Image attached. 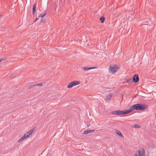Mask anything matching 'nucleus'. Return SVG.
Masks as SVG:
<instances>
[{
	"label": "nucleus",
	"mask_w": 156,
	"mask_h": 156,
	"mask_svg": "<svg viewBox=\"0 0 156 156\" xmlns=\"http://www.w3.org/2000/svg\"><path fill=\"white\" fill-rule=\"evenodd\" d=\"M34 130L32 129L30 130L27 133L25 134L18 141V142H21L23 140L29 137L30 136L33 132Z\"/></svg>",
	"instance_id": "f257e3e1"
},
{
	"label": "nucleus",
	"mask_w": 156,
	"mask_h": 156,
	"mask_svg": "<svg viewBox=\"0 0 156 156\" xmlns=\"http://www.w3.org/2000/svg\"><path fill=\"white\" fill-rule=\"evenodd\" d=\"M119 67L115 64H112L109 66V70L112 73L116 72L119 69Z\"/></svg>",
	"instance_id": "f03ea898"
},
{
	"label": "nucleus",
	"mask_w": 156,
	"mask_h": 156,
	"mask_svg": "<svg viewBox=\"0 0 156 156\" xmlns=\"http://www.w3.org/2000/svg\"><path fill=\"white\" fill-rule=\"evenodd\" d=\"M136 110H143L148 108V106L147 105L142 104H136Z\"/></svg>",
	"instance_id": "7ed1b4c3"
},
{
	"label": "nucleus",
	"mask_w": 156,
	"mask_h": 156,
	"mask_svg": "<svg viewBox=\"0 0 156 156\" xmlns=\"http://www.w3.org/2000/svg\"><path fill=\"white\" fill-rule=\"evenodd\" d=\"M111 114L112 115H122L125 114V111L117 110L112 111Z\"/></svg>",
	"instance_id": "20e7f679"
},
{
	"label": "nucleus",
	"mask_w": 156,
	"mask_h": 156,
	"mask_svg": "<svg viewBox=\"0 0 156 156\" xmlns=\"http://www.w3.org/2000/svg\"><path fill=\"white\" fill-rule=\"evenodd\" d=\"M145 152L144 149H140L136 152L134 156H145Z\"/></svg>",
	"instance_id": "39448f33"
},
{
	"label": "nucleus",
	"mask_w": 156,
	"mask_h": 156,
	"mask_svg": "<svg viewBox=\"0 0 156 156\" xmlns=\"http://www.w3.org/2000/svg\"><path fill=\"white\" fill-rule=\"evenodd\" d=\"M80 83V82L78 81H74L70 83L67 86L68 88H70L73 86H76Z\"/></svg>",
	"instance_id": "423d86ee"
},
{
	"label": "nucleus",
	"mask_w": 156,
	"mask_h": 156,
	"mask_svg": "<svg viewBox=\"0 0 156 156\" xmlns=\"http://www.w3.org/2000/svg\"><path fill=\"white\" fill-rule=\"evenodd\" d=\"M134 110H136V104L132 105V106H130L129 107V109L127 110H125V114H127L128 113L132 111H133Z\"/></svg>",
	"instance_id": "0eeeda50"
},
{
	"label": "nucleus",
	"mask_w": 156,
	"mask_h": 156,
	"mask_svg": "<svg viewBox=\"0 0 156 156\" xmlns=\"http://www.w3.org/2000/svg\"><path fill=\"white\" fill-rule=\"evenodd\" d=\"M139 76L138 75L135 74L133 77V81L134 83H136L139 81Z\"/></svg>",
	"instance_id": "6e6552de"
},
{
	"label": "nucleus",
	"mask_w": 156,
	"mask_h": 156,
	"mask_svg": "<svg viewBox=\"0 0 156 156\" xmlns=\"http://www.w3.org/2000/svg\"><path fill=\"white\" fill-rule=\"evenodd\" d=\"M94 131H95L94 129L89 130H85L83 132V134H87L88 133H91L92 132H94Z\"/></svg>",
	"instance_id": "1a4fd4ad"
},
{
	"label": "nucleus",
	"mask_w": 156,
	"mask_h": 156,
	"mask_svg": "<svg viewBox=\"0 0 156 156\" xmlns=\"http://www.w3.org/2000/svg\"><path fill=\"white\" fill-rule=\"evenodd\" d=\"M36 6V5L35 3L33 5L32 9V14L33 15H34L35 13Z\"/></svg>",
	"instance_id": "9d476101"
},
{
	"label": "nucleus",
	"mask_w": 156,
	"mask_h": 156,
	"mask_svg": "<svg viewBox=\"0 0 156 156\" xmlns=\"http://www.w3.org/2000/svg\"><path fill=\"white\" fill-rule=\"evenodd\" d=\"M95 68H96V67H91V68H87V67H84L83 68V69L84 70L86 71H87V70H90V69H94Z\"/></svg>",
	"instance_id": "9b49d317"
},
{
	"label": "nucleus",
	"mask_w": 156,
	"mask_h": 156,
	"mask_svg": "<svg viewBox=\"0 0 156 156\" xmlns=\"http://www.w3.org/2000/svg\"><path fill=\"white\" fill-rule=\"evenodd\" d=\"M105 20V18L104 16H102L99 19V20L101 21V23H103L104 22Z\"/></svg>",
	"instance_id": "f8f14e48"
},
{
	"label": "nucleus",
	"mask_w": 156,
	"mask_h": 156,
	"mask_svg": "<svg viewBox=\"0 0 156 156\" xmlns=\"http://www.w3.org/2000/svg\"><path fill=\"white\" fill-rule=\"evenodd\" d=\"M112 97V96L111 94H109V95L107 96L106 97V100L109 101Z\"/></svg>",
	"instance_id": "ddd939ff"
},
{
	"label": "nucleus",
	"mask_w": 156,
	"mask_h": 156,
	"mask_svg": "<svg viewBox=\"0 0 156 156\" xmlns=\"http://www.w3.org/2000/svg\"><path fill=\"white\" fill-rule=\"evenodd\" d=\"M116 134H117L119 136H121L122 137H123V136L122 134V133L120 132L118 130L116 132Z\"/></svg>",
	"instance_id": "4468645a"
},
{
	"label": "nucleus",
	"mask_w": 156,
	"mask_h": 156,
	"mask_svg": "<svg viewBox=\"0 0 156 156\" xmlns=\"http://www.w3.org/2000/svg\"><path fill=\"white\" fill-rule=\"evenodd\" d=\"M46 15V12H44V13H41L39 15V17L42 18L43 17L45 16Z\"/></svg>",
	"instance_id": "2eb2a0df"
},
{
	"label": "nucleus",
	"mask_w": 156,
	"mask_h": 156,
	"mask_svg": "<svg viewBox=\"0 0 156 156\" xmlns=\"http://www.w3.org/2000/svg\"><path fill=\"white\" fill-rule=\"evenodd\" d=\"M133 127L136 128H140V126L136 124H134L133 125Z\"/></svg>",
	"instance_id": "dca6fc26"
},
{
	"label": "nucleus",
	"mask_w": 156,
	"mask_h": 156,
	"mask_svg": "<svg viewBox=\"0 0 156 156\" xmlns=\"http://www.w3.org/2000/svg\"><path fill=\"white\" fill-rule=\"evenodd\" d=\"M35 86H41L42 85V84L41 83H37L35 84Z\"/></svg>",
	"instance_id": "f3484780"
},
{
	"label": "nucleus",
	"mask_w": 156,
	"mask_h": 156,
	"mask_svg": "<svg viewBox=\"0 0 156 156\" xmlns=\"http://www.w3.org/2000/svg\"><path fill=\"white\" fill-rule=\"evenodd\" d=\"M35 86V84L30 85L29 87L30 88H33Z\"/></svg>",
	"instance_id": "a211bd4d"
},
{
	"label": "nucleus",
	"mask_w": 156,
	"mask_h": 156,
	"mask_svg": "<svg viewBox=\"0 0 156 156\" xmlns=\"http://www.w3.org/2000/svg\"><path fill=\"white\" fill-rule=\"evenodd\" d=\"M5 59V58H0V61L1 62L2 61H3Z\"/></svg>",
	"instance_id": "6ab92c4d"
},
{
	"label": "nucleus",
	"mask_w": 156,
	"mask_h": 156,
	"mask_svg": "<svg viewBox=\"0 0 156 156\" xmlns=\"http://www.w3.org/2000/svg\"><path fill=\"white\" fill-rule=\"evenodd\" d=\"M44 22V20H43V19H41V20L40 23H43Z\"/></svg>",
	"instance_id": "aec40b11"
},
{
	"label": "nucleus",
	"mask_w": 156,
	"mask_h": 156,
	"mask_svg": "<svg viewBox=\"0 0 156 156\" xmlns=\"http://www.w3.org/2000/svg\"><path fill=\"white\" fill-rule=\"evenodd\" d=\"M39 17H38V18H37L36 20H38L39 19Z\"/></svg>",
	"instance_id": "412c9836"
},
{
	"label": "nucleus",
	"mask_w": 156,
	"mask_h": 156,
	"mask_svg": "<svg viewBox=\"0 0 156 156\" xmlns=\"http://www.w3.org/2000/svg\"><path fill=\"white\" fill-rule=\"evenodd\" d=\"M89 126H90V125H87V127H89Z\"/></svg>",
	"instance_id": "4be33fe9"
},
{
	"label": "nucleus",
	"mask_w": 156,
	"mask_h": 156,
	"mask_svg": "<svg viewBox=\"0 0 156 156\" xmlns=\"http://www.w3.org/2000/svg\"><path fill=\"white\" fill-rule=\"evenodd\" d=\"M2 17V15H0V17Z\"/></svg>",
	"instance_id": "5701e85b"
},
{
	"label": "nucleus",
	"mask_w": 156,
	"mask_h": 156,
	"mask_svg": "<svg viewBox=\"0 0 156 156\" xmlns=\"http://www.w3.org/2000/svg\"><path fill=\"white\" fill-rule=\"evenodd\" d=\"M155 115H156V114H155Z\"/></svg>",
	"instance_id": "b1692460"
}]
</instances>
